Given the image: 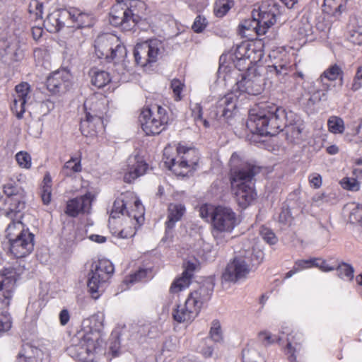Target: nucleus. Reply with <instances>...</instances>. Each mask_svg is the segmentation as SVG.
Segmentation results:
<instances>
[{"instance_id":"nucleus-62","label":"nucleus","mask_w":362,"mask_h":362,"mask_svg":"<svg viewBox=\"0 0 362 362\" xmlns=\"http://www.w3.org/2000/svg\"><path fill=\"white\" fill-rule=\"evenodd\" d=\"M295 352L296 349L293 347L291 342H288L286 348V354L288 356V359L290 362H296Z\"/></svg>"},{"instance_id":"nucleus-55","label":"nucleus","mask_w":362,"mask_h":362,"mask_svg":"<svg viewBox=\"0 0 362 362\" xmlns=\"http://www.w3.org/2000/svg\"><path fill=\"white\" fill-rule=\"evenodd\" d=\"M206 25V19L202 16H198L196 17L192 28L195 33H201L205 29Z\"/></svg>"},{"instance_id":"nucleus-13","label":"nucleus","mask_w":362,"mask_h":362,"mask_svg":"<svg viewBox=\"0 0 362 362\" xmlns=\"http://www.w3.org/2000/svg\"><path fill=\"white\" fill-rule=\"evenodd\" d=\"M139 21V16L133 13L132 9L121 4L114 5L110 12V23L120 26L123 30H131Z\"/></svg>"},{"instance_id":"nucleus-4","label":"nucleus","mask_w":362,"mask_h":362,"mask_svg":"<svg viewBox=\"0 0 362 362\" xmlns=\"http://www.w3.org/2000/svg\"><path fill=\"white\" fill-rule=\"evenodd\" d=\"M88 322V328L78 332L74 344L68 349L69 354L79 360L87 358L90 353L93 352L100 345L101 331L103 328V318L98 315H93L84 323Z\"/></svg>"},{"instance_id":"nucleus-33","label":"nucleus","mask_w":362,"mask_h":362,"mask_svg":"<svg viewBox=\"0 0 362 362\" xmlns=\"http://www.w3.org/2000/svg\"><path fill=\"white\" fill-rule=\"evenodd\" d=\"M16 93L13 95V98H17L18 101L22 103H28L30 98V86L26 83L23 82L16 86Z\"/></svg>"},{"instance_id":"nucleus-53","label":"nucleus","mask_w":362,"mask_h":362,"mask_svg":"<svg viewBox=\"0 0 362 362\" xmlns=\"http://www.w3.org/2000/svg\"><path fill=\"white\" fill-rule=\"evenodd\" d=\"M329 201L325 193H317L311 199V206L320 207Z\"/></svg>"},{"instance_id":"nucleus-6","label":"nucleus","mask_w":362,"mask_h":362,"mask_svg":"<svg viewBox=\"0 0 362 362\" xmlns=\"http://www.w3.org/2000/svg\"><path fill=\"white\" fill-rule=\"evenodd\" d=\"M262 259V252L260 251L257 254L252 250L240 252L226 265L221 275L222 285L244 281L253 268L261 262Z\"/></svg>"},{"instance_id":"nucleus-36","label":"nucleus","mask_w":362,"mask_h":362,"mask_svg":"<svg viewBox=\"0 0 362 362\" xmlns=\"http://www.w3.org/2000/svg\"><path fill=\"white\" fill-rule=\"evenodd\" d=\"M329 131L333 134H342L344 131V122L341 117L332 116L327 121Z\"/></svg>"},{"instance_id":"nucleus-14","label":"nucleus","mask_w":362,"mask_h":362,"mask_svg":"<svg viewBox=\"0 0 362 362\" xmlns=\"http://www.w3.org/2000/svg\"><path fill=\"white\" fill-rule=\"evenodd\" d=\"M46 85L53 94L64 93L71 86V75L64 69L56 71L48 76Z\"/></svg>"},{"instance_id":"nucleus-63","label":"nucleus","mask_w":362,"mask_h":362,"mask_svg":"<svg viewBox=\"0 0 362 362\" xmlns=\"http://www.w3.org/2000/svg\"><path fill=\"white\" fill-rule=\"evenodd\" d=\"M70 315L66 309L62 310L59 313V320L62 325H66L69 321Z\"/></svg>"},{"instance_id":"nucleus-31","label":"nucleus","mask_w":362,"mask_h":362,"mask_svg":"<svg viewBox=\"0 0 362 362\" xmlns=\"http://www.w3.org/2000/svg\"><path fill=\"white\" fill-rule=\"evenodd\" d=\"M40 193L43 204H49L52 197V178L49 173H47L44 177Z\"/></svg>"},{"instance_id":"nucleus-21","label":"nucleus","mask_w":362,"mask_h":362,"mask_svg":"<svg viewBox=\"0 0 362 362\" xmlns=\"http://www.w3.org/2000/svg\"><path fill=\"white\" fill-rule=\"evenodd\" d=\"M237 86L240 91L252 95H257L263 90L262 79L260 76L250 74L243 76L242 79L237 82Z\"/></svg>"},{"instance_id":"nucleus-57","label":"nucleus","mask_w":362,"mask_h":362,"mask_svg":"<svg viewBox=\"0 0 362 362\" xmlns=\"http://www.w3.org/2000/svg\"><path fill=\"white\" fill-rule=\"evenodd\" d=\"M151 109L155 112L158 119H162V122L165 125L168 121L166 110L160 105H155Z\"/></svg>"},{"instance_id":"nucleus-29","label":"nucleus","mask_w":362,"mask_h":362,"mask_svg":"<svg viewBox=\"0 0 362 362\" xmlns=\"http://www.w3.org/2000/svg\"><path fill=\"white\" fill-rule=\"evenodd\" d=\"M290 62L287 59L276 62L272 66H268L267 71L272 75H275L279 81L288 76L290 69Z\"/></svg>"},{"instance_id":"nucleus-16","label":"nucleus","mask_w":362,"mask_h":362,"mask_svg":"<svg viewBox=\"0 0 362 362\" xmlns=\"http://www.w3.org/2000/svg\"><path fill=\"white\" fill-rule=\"evenodd\" d=\"M139 122L143 131L147 135L160 134L165 129L162 119H158L152 109H146L139 116Z\"/></svg>"},{"instance_id":"nucleus-59","label":"nucleus","mask_w":362,"mask_h":362,"mask_svg":"<svg viewBox=\"0 0 362 362\" xmlns=\"http://www.w3.org/2000/svg\"><path fill=\"white\" fill-rule=\"evenodd\" d=\"M197 116H195V123L197 126L202 124L204 127H210L209 122L202 117V108L201 106H197Z\"/></svg>"},{"instance_id":"nucleus-45","label":"nucleus","mask_w":362,"mask_h":362,"mask_svg":"<svg viewBox=\"0 0 362 362\" xmlns=\"http://www.w3.org/2000/svg\"><path fill=\"white\" fill-rule=\"evenodd\" d=\"M115 44L117 45L115 46V47H113L109 56V59H107L108 60H122L127 55L126 47L123 45L119 43V42H115Z\"/></svg>"},{"instance_id":"nucleus-54","label":"nucleus","mask_w":362,"mask_h":362,"mask_svg":"<svg viewBox=\"0 0 362 362\" xmlns=\"http://www.w3.org/2000/svg\"><path fill=\"white\" fill-rule=\"evenodd\" d=\"M260 235L262 238L270 245H274L277 242L275 234L267 228H262Z\"/></svg>"},{"instance_id":"nucleus-42","label":"nucleus","mask_w":362,"mask_h":362,"mask_svg":"<svg viewBox=\"0 0 362 362\" xmlns=\"http://www.w3.org/2000/svg\"><path fill=\"white\" fill-rule=\"evenodd\" d=\"M322 88V90H317L310 95L308 100L309 103L314 105L321 100H327V91L330 88V84L323 83Z\"/></svg>"},{"instance_id":"nucleus-23","label":"nucleus","mask_w":362,"mask_h":362,"mask_svg":"<svg viewBox=\"0 0 362 362\" xmlns=\"http://www.w3.org/2000/svg\"><path fill=\"white\" fill-rule=\"evenodd\" d=\"M103 129V119L99 116L93 117L88 112L84 119H81L80 129L85 136H94Z\"/></svg>"},{"instance_id":"nucleus-37","label":"nucleus","mask_w":362,"mask_h":362,"mask_svg":"<svg viewBox=\"0 0 362 362\" xmlns=\"http://www.w3.org/2000/svg\"><path fill=\"white\" fill-rule=\"evenodd\" d=\"M43 4L38 0H32L28 6V11L32 18L35 21L42 20L43 16Z\"/></svg>"},{"instance_id":"nucleus-8","label":"nucleus","mask_w":362,"mask_h":362,"mask_svg":"<svg viewBox=\"0 0 362 362\" xmlns=\"http://www.w3.org/2000/svg\"><path fill=\"white\" fill-rule=\"evenodd\" d=\"M213 226V236L218 245L226 242L225 234L230 233L237 225L235 213L228 207L217 206L210 213Z\"/></svg>"},{"instance_id":"nucleus-22","label":"nucleus","mask_w":362,"mask_h":362,"mask_svg":"<svg viewBox=\"0 0 362 362\" xmlns=\"http://www.w3.org/2000/svg\"><path fill=\"white\" fill-rule=\"evenodd\" d=\"M118 42V38L110 34L99 35L95 41V49L99 58L109 59L113 45Z\"/></svg>"},{"instance_id":"nucleus-11","label":"nucleus","mask_w":362,"mask_h":362,"mask_svg":"<svg viewBox=\"0 0 362 362\" xmlns=\"http://www.w3.org/2000/svg\"><path fill=\"white\" fill-rule=\"evenodd\" d=\"M163 50V45L157 39L138 43L134 50L135 62L141 66H146L156 62Z\"/></svg>"},{"instance_id":"nucleus-51","label":"nucleus","mask_w":362,"mask_h":362,"mask_svg":"<svg viewBox=\"0 0 362 362\" xmlns=\"http://www.w3.org/2000/svg\"><path fill=\"white\" fill-rule=\"evenodd\" d=\"M341 185L344 189L351 191H358L360 188V183L356 178H344L341 181Z\"/></svg>"},{"instance_id":"nucleus-52","label":"nucleus","mask_w":362,"mask_h":362,"mask_svg":"<svg viewBox=\"0 0 362 362\" xmlns=\"http://www.w3.org/2000/svg\"><path fill=\"white\" fill-rule=\"evenodd\" d=\"M27 103H22L18 101L17 98H13V104L11 105V110L16 113V117L18 119L23 117V115L25 111V105Z\"/></svg>"},{"instance_id":"nucleus-18","label":"nucleus","mask_w":362,"mask_h":362,"mask_svg":"<svg viewBox=\"0 0 362 362\" xmlns=\"http://www.w3.org/2000/svg\"><path fill=\"white\" fill-rule=\"evenodd\" d=\"M16 284L15 272L5 269L0 272V303L8 306Z\"/></svg>"},{"instance_id":"nucleus-61","label":"nucleus","mask_w":362,"mask_h":362,"mask_svg":"<svg viewBox=\"0 0 362 362\" xmlns=\"http://www.w3.org/2000/svg\"><path fill=\"white\" fill-rule=\"evenodd\" d=\"M291 214L290 209L288 208H282L281 211L279 215V221L281 223H287L291 220Z\"/></svg>"},{"instance_id":"nucleus-58","label":"nucleus","mask_w":362,"mask_h":362,"mask_svg":"<svg viewBox=\"0 0 362 362\" xmlns=\"http://www.w3.org/2000/svg\"><path fill=\"white\" fill-rule=\"evenodd\" d=\"M258 339L264 346L272 344L276 340L269 332L266 331L260 332L258 334Z\"/></svg>"},{"instance_id":"nucleus-17","label":"nucleus","mask_w":362,"mask_h":362,"mask_svg":"<svg viewBox=\"0 0 362 362\" xmlns=\"http://www.w3.org/2000/svg\"><path fill=\"white\" fill-rule=\"evenodd\" d=\"M93 195L90 192L70 199L67 202L65 213L71 217H76L80 214L89 213Z\"/></svg>"},{"instance_id":"nucleus-40","label":"nucleus","mask_w":362,"mask_h":362,"mask_svg":"<svg viewBox=\"0 0 362 362\" xmlns=\"http://www.w3.org/2000/svg\"><path fill=\"white\" fill-rule=\"evenodd\" d=\"M348 0H325L324 5L329 8L327 12L333 15L341 13V10L345 7Z\"/></svg>"},{"instance_id":"nucleus-39","label":"nucleus","mask_w":362,"mask_h":362,"mask_svg":"<svg viewBox=\"0 0 362 362\" xmlns=\"http://www.w3.org/2000/svg\"><path fill=\"white\" fill-rule=\"evenodd\" d=\"M233 6L232 0H216L214 6V13L217 17H222Z\"/></svg>"},{"instance_id":"nucleus-28","label":"nucleus","mask_w":362,"mask_h":362,"mask_svg":"<svg viewBox=\"0 0 362 362\" xmlns=\"http://www.w3.org/2000/svg\"><path fill=\"white\" fill-rule=\"evenodd\" d=\"M64 19L62 17V11H59L49 14L43 21V25L49 33H57L66 25V23L62 21Z\"/></svg>"},{"instance_id":"nucleus-27","label":"nucleus","mask_w":362,"mask_h":362,"mask_svg":"<svg viewBox=\"0 0 362 362\" xmlns=\"http://www.w3.org/2000/svg\"><path fill=\"white\" fill-rule=\"evenodd\" d=\"M85 114L90 112L93 117L99 116L103 119V115L105 110L103 100H98L95 96H91L86 99L83 104Z\"/></svg>"},{"instance_id":"nucleus-46","label":"nucleus","mask_w":362,"mask_h":362,"mask_svg":"<svg viewBox=\"0 0 362 362\" xmlns=\"http://www.w3.org/2000/svg\"><path fill=\"white\" fill-rule=\"evenodd\" d=\"M209 334L211 339L215 342H220L223 340L221 325L218 320L212 322Z\"/></svg>"},{"instance_id":"nucleus-3","label":"nucleus","mask_w":362,"mask_h":362,"mask_svg":"<svg viewBox=\"0 0 362 362\" xmlns=\"http://www.w3.org/2000/svg\"><path fill=\"white\" fill-rule=\"evenodd\" d=\"M4 193L6 196L5 203L8 205L6 216L12 219L5 231L6 237L10 241L30 232L28 229L24 228L21 221L26 205L25 192L18 185L7 183L4 186Z\"/></svg>"},{"instance_id":"nucleus-56","label":"nucleus","mask_w":362,"mask_h":362,"mask_svg":"<svg viewBox=\"0 0 362 362\" xmlns=\"http://www.w3.org/2000/svg\"><path fill=\"white\" fill-rule=\"evenodd\" d=\"M184 84L178 79H173L171 81V88L173 89L176 100H181V92L182 90Z\"/></svg>"},{"instance_id":"nucleus-49","label":"nucleus","mask_w":362,"mask_h":362,"mask_svg":"<svg viewBox=\"0 0 362 362\" xmlns=\"http://www.w3.org/2000/svg\"><path fill=\"white\" fill-rule=\"evenodd\" d=\"M148 272H149V271L148 269H139L135 273L129 275L125 279V281L127 283H130V284H134V283L139 282V281L144 279L147 276V274Z\"/></svg>"},{"instance_id":"nucleus-44","label":"nucleus","mask_w":362,"mask_h":362,"mask_svg":"<svg viewBox=\"0 0 362 362\" xmlns=\"http://www.w3.org/2000/svg\"><path fill=\"white\" fill-rule=\"evenodd\" d=\"M255 23H257L256 14L255 12L252 11V18L245 20L240 24L239 28L240 32L243 35H245L246 30H255V33L257 34L259 25L255 24Z\"/></svg>"},{"instance_id":"nucleus-43","label":"nucleus","mask_w":362,"mask_h":362,"mask_svg":"<svg viewBox=\"0 0 362 362\" xmlns=\"http://www.w3.org/2000/svg\"><path fill=\"white\" fill-rule=\"evenodd\" d=\"M337 275L340 279L351 281L354 278V269L349 264L341 263L337 268Z\"/></svg>"},{"instance_id":"nucleus-50","label":"nucleus","mask_w":362,"mask_h":362,"mask_svg":"<svg viewBox=\"0 0 362 362\" xmlns=\"http://www.w3.org/2000/svg\"><path fill=\"white\" fill-rule=\"evenodd\" d=\"M12 326V319L7 312H2L0 314V331H8Z\"/></svg>"},{"instance_id":"nucleus-7","label":"nucleus","mask_w":362,"mask_h":362,"mask_svg":"<svg viewBox=\"0 0 362 362\" xmlns=\"http://www.w3.org/2000/svg\"><path fill=\"white\" fill-rule=\"evenodd\" d=\"M212 294V290L206 286L190 293L184 304L178 305L173 310V319L179 322H192L199 314L203 304L208 301Z\"/></svg>"},{"instance_id":"nucleus-12","label":"nucleus","mask_w":362,"mask_h":362,"mask_svg":"<svg viewBox=\"0 0 362 362\" xmlns=\"http://www.w3.org/2000/svg\"><path fill=\"white\" fill-rule=\"evenodd\" d=\"M255 12L257 21L259 25L257 35H264L267 30L276 21V17L281 13L280 6L274 0H268L262 4Z\"/></svg>"},{"instance_id":"nucleus-30","label":"nucleus","mask_w":362,"mask_h":362,"mask_svg":"<svg viewBox=\"0 0 362 362\" xmlns=\"http://www.w3.org/2000/svg\"><path fill=\"white\" fill-rule=\"evenodd\" d=\"M147 169V164L142 161L137 162L136 165L132 168L129 172L125 173L124 180L125 182L131 183L138 177L144 175Z\"/></svg>"},{"instance_id":"nucleus-9","label":"nucleus","mask_w":362,"mask_h":362,"mask_svg":"<svg viewBox=\"0 0 362 362\" xmlns=\"http://www.w3.org/2000/svg\"><path fill=\"white\" fill-rule=\"evenodd\" d=\"M114 272V266L108 259H100L91 265L88 288L94 299L105 291L107 283Z\"/></svg>"},{"instance_id":"nucleus-24","label":"nucleus","mask_w":362,"mask_h":362,"mask_svg":"<svg viewBox=\"0 0 362 362\" xmlns=\"http://www.w3.org/2000/svg\"><path fill=\"white\" fill-rule=\"evenodd\" d=\"M0 51L3 57L11 62H18L23 57V49L16 38L3 42V45H0Z\"/></svg>"},{"instance_id":"nucleus-41","label":"nucleus","mask_w":362,"mask_h":362,"mask_svg":"<svg viewBox=\"0 0 362 362\" xmlns=\"http://www.w3.org/2000/svg\"><path fill=\"white\" fill-rule=\"evenodd\" d=\"M243 362H263L260 354L253 347H247L243 351Z\"/></svg>"},{"instance_id":"nucleus-64","label":"nucleus","mask_w":362,"mask_h":362,"mask_svg":"<svg viewBox=\"0 0 362 362\" xmlns=\"http://www.w3.org/2000/svg\"><path fill=\"white\" fill-rule=\"evenodd\" d=\"M362 88V80L357 78V76H354L353 81L351 85V90L354 92Z\"/></svg>"},{"instance_id":"nucleus-34","label":"nucleus","mask_w":362,"mask_h":362,"mask_svg":"<svg viewBox=\"0 0 362 362\" xmlns=\"http://www.w3.org/2000/svg\"><path fill=\"white\" fill-rule=\"evenodd\" d=\"M111 81L110 74L105 71H95L91 78L92 84L99 88H103Z\"/></svg>"},{"instance_id":"nucleus-1","label":"nucleus","mask_w":362,"mask_h":362,"mask_svg":"<svg viewBox=\"0 0 362 362\" xmlns=\"http://www.w3.org/2000/svg\"><path fill=\"white\" fill-rule=\"evenodd\" d=\"M286 121L285 109L264 105L250 110L246 124L252 133L261 136H275L286 128V140L291 144H300L303 140L304 124L298 122L287 125Z\"/></svg>"},{"instance_id":"nucleus-20","label":"nucleus","mask_w":362,"mask_h":362,"mask_svg":"<svg viewBox=\"0 0 362 362\" xmlns=\"http://www.w3.org/2000/svg\"><path fill=\"white\" fill-rule=\"evenodd\" d=\"M237 97L233 93L227 94L220 98L216 105L217 117L228 119L235 115L237 107Z\"/></svg>"},{"instance_id":"nucleus-10","label":"nucleus","mask_w":362,"mask_h":362,"mask_svg":"<svg viewBox=\"0 0 362 362\" xmlns=\"http://www.w3.org/2000/svg\"><path fill=\"white\" fill-rule=\"evenodd\" d=\"M179 156L182 155L178 160L171 158L165 160V164L168 168L173 170L176 175L185 176L187 173L195 169L199 158L195 149L179 146L177 148Z\"/></svg>"},{"instance_id":"nucleus-25","label":"nucleus","mask_w":362,"mask_h":362,"mask_svg":"<svg viewBox=\"0 0 362 362\" xmlns=\"http://www.w3.org/2000/svg\"><path fill=\"white\" fill-rule=\"evenodd\" d=\"M43 352L30 344L21 346L17 354L16 362H42Z\"/></svg>"},{"instance_id":"nucleus-15","label":"nucleus","mask_w":362,"mask_h":362,"mask_svg":"<svg viewBox=\"0 0 362 362\" xmlns=\"http://www.w3.org/2000/svg\"><path fill=\"white\" fill-rule=\"evenodd\" d=\"M35 235L29 232L25 233L23 235L15 240H11L10 243V251L16 258L25 257L32 252L34 249Z\"/></svg>"},{"instance_id":"nucleus-26","label":"nucleus","mask_w":362,"mask_h":362,"mask_svg":"<svg viewBox=\"0 0 362 362\" xmlns=\"http://www.w3.org/2000/svg\"><path fill=\"white\" fill-rule=\"evenodd\" d=\"M186 212L185 206L180 203H170L168 207L166 230H171L180 221Z\"/></svg>"},{"instance_id":"nucleus-2","label":"nucleus","mask_w":362,"mask_h":362,"mask_svg":"<svg viewBox=\"0 0 362 362\" xmlns=\"http://www.w3.org/2000/svg\"><path fill=\"white\" fill-rule=\"evenodd\" d=\"M229 163L231 189L239 206L246 208L255 199L253 180L260 173L261 168L243 161L236 153L232 154Z\"/></svg>"},{"instance_id":"nucleus-32","label":"nucleus","mask_w":362,"mask_h":362,"mask_svg":"<svg viewBox=\"0 0 362 362\" xmlns=\"http://www.w3.org/2000/svg\"><path fill=\"white\" fill-rule=\"evenodd\" d=\"M343 74L341 69L337 64H334L327 69L317 79V82L323 85L324 79L326 78L328 81H335L337 78Z\"/></svg>"},{"instance_id":"nucleus-48","label":"nucleus","mask_w":362,"mask_h":362,"mask_svg":"<svg viewBox=\"0 0 362 362\" xmlns=\"http://www.w3.org/2000/svg\"><path fill=\"white\" fill-rule=\"evenodd\" d=\"M349 40L357 45H362V26H357L349 31Z\"/></svg>"},{"instance_id":"nucleus-38","label":"nucleus","mask_w":362,"mask_h":362,"mask_svg":"<svg viewBox=\"0 0 362 362\" xmlns=\"http://www.w3.org/2000/svg\"><path fill=\"white\" fill-rule=\"evenodd\" d=\"M81 170V160L76 158H71L69 160L65 163L63 168V173L66 176H70L72 173H78Z\"/></svg>"},{"instance_id":"nucleus-47","label":"nucleus","mask_w":362,"mask_h":362,"mask_svg":"<svg viewBox=\"0 0 362 362\" xmlns=\"http://www.w3.org/2000/svg\"><path fill=\"white\" fill-rule=\"evenodd\" d=\"M18 164L23 168L29 169L31 167V156L25 151H20L16 155Z\"/></svg>"},{"instance_id":"nucleus-19","label":"nucleus","mask_w":362,"mask_h":362,"mask_svg":"<svg viewBox=\"0 0 362 362\" xmlns=\"http://www.w3.org/2000/svg\"><path fill=\"white\" fill-rule=\"evenodd\" d=\"M62 17L66 18L67 21H70V22H66L68 27L82 28L92 25L91 17L88 14L83 13L75 8H71L69 10H62Z\"/></svg>"},{"instance_id":"nucleus-35","label":"nucleus","mask_w":362,"mask_h":362,"mask_svg":"<svg viewBox=\"0 0 362 362\" xmlns=\"http://www.w3.org/2000/svg\"><path fill=\"white\" fill-rule=\"evenodd\" d=\"M191 282V278L187 272H183L182 277L176 279L171 285L170 291L171 293H178L187 288Z\"/></svg>"},{"instance_id":"nucleus-5","label":"nucleus","mask_w":362,"mask_h":362,"mask_svg":"<svg viewBox=\"0 0 362 362\" xmlns=\"http://www.w3.org/2000/svg\"><path fill=\"white\" fill-rule=\"evenodd\" d=\"M144 207L139 199H136L132 192H127L117 197L113 204L111 217L116 218L119 214L124 215L133 221L134 227L122 229L119 235L122 238L132 237L136 233V226H141L144 220Z\"/></svg>"},{"instance_id":"nucleus-60","label":"nucleus","mask_w":362,"mask_h":362,"mask_svg":"<svg viewBox=\"0 0 362 362\" xmlns=\"http://www.w3.org/2000/svg\"><path fill=\"white\" fill-rule=\"evenodd\" d=\"M309 182L310 185L315 189H318L322 185V177L320 174L314 173L310 175Z\"/></svg>"}]
</instances>
